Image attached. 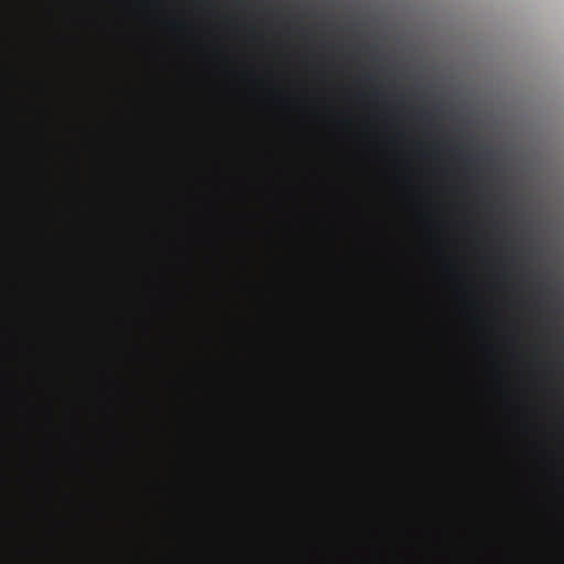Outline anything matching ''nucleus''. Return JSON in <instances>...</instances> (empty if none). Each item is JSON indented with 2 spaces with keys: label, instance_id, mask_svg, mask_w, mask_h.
Returning a JSON list of instances; mask_svg holds the SVG:
<instances>
[{
  "label": "nucleus",
  "instance_id": "nucleus-1",
  "mask_svg": "<svg viewBox=\"0 0 564 564\" xmlns=\"http://www.w3.org/2000/svg\"><path fill=\"white\" fill-rule=\"evenodd\" d=\"M366 77H368V78H375V75H372V74H368V73H367V74H366Z\"/></svg>",
  "mask_w": 564,
  "mask_h": 564
}]
</instances>
